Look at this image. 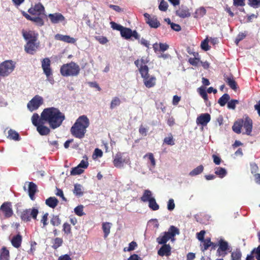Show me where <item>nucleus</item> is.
Here are the masks:
<instances>
[{
    "label": "nucleus",
    "mask_w": 260,
    "mask_h": 260,
    "mask_svg": "<svg viewBox=\"0 0 260 260\" xmlns=\"http://www.w3.org/2000/svg\"><path fill=\"white\" fill-rule=\"evenodd\" d=\"M48 216V213H45L41 220V222L42 223H43V225L42 228H45L48 224V222H47Z\"/></svg>",
    "instance_id": "nucleus-59"
},
{
    "label": "nucleus",
    "mask_w": 260,
    "mask_h": 260,
    "mask_svg": "<svg viewBox=\"0 0 260 260\" xmlns=\"http://www.w3.org/2000/svg\"><path fill=\"white\" fill-rule=\"evenodd\" d=\"M243 120V126L245 129V134L248 136H251L252 129V120L247 116Z\"/></svg>",
    "instance_id": "nucleus-16"
},
{
    "label": "nucleus",
    "mask_w": 260,
    "mask_h": 260,
    "mask_svg": "<svg viewBox=\"0 0 260 260\" xmlns=\"http://www.w3.org/2000/svg\"><path fill=\"white\" fill-rule=\"evenodd\" d=\"M243 120L242 119H240L235 122L232 127L233 131L237 134L241 133V129L243 126Z\"/></svg>",
    "instance_id": "nucleus-26"
},
{
    "label": "nucleus",
    "mask_w": 260,
    "mask_h": 260,
    "mask_svg": "<svg viewBox=\"0 0 260 260\" xmlns=\"http://www.w3.org/2000/svg\"><path fill=\"white\" fill-rule=\"evenodd\" d=\"M255 252L256 253L255 257L257 260H260V245L256 248H254L252 253Z\"/></svg>",
    "instance_id": "nucleus-64"
},
{
    "label": "nucleus",
    "mask_w": 260,
    "mask_h": 260,
    "mask_svg": "<svg viewBox=\"0 0 260 260\" xmlns=\"http://www.w3.org/2000/svg\"><path fill=\"white\" fill-rule=\"evenodd\" d=\"M215 174L219 177L222 178L227 174V171L225 169L221 167H216L215 168Z\"/></svg>",
    "instance_id": "nucleus-33"
},
{
    "label": "nucleus",
    "mask_w": 260,
    "mask_h": 260,
    "mask_svg": "<svg viewBox=\"0 0 260 260\" xmlns=\"http://www.w3.org/2000/svg\"><path fill=\"white\" fill-rule=\"evenodd\" d=\"M42 68L46 76H51L52 71L50 67L51 61L49 58H45L41 61Z\"/></svg>",
    "instance_id": "nucleus-12"
},
{
    "label": "nucleus",
    "mask_w": 260,
    "mask_h": 260,
    "mask_svg": "<svg viewBox=\"0 0 260 260\" xmlns=\"http://www.w3.org/2000/svg\"><path fill=\"white\" fill-rule=\"evenodd\" d=\"M62 242H63V241H62V239L59 238H56L54 239V243L52 246L53 248L54 249H56L57 248H58L59 247H60L62 245Z\"/></svg>",
    "instance_id": "nucleus-52"
},
{
    "label": "nucleus",
    "mask_w": 260,
    "mask_h": 260,
    "mask_svg": "<svg viewBox=\"0 0 260 260\" xmlns=\"http://www.w3.org/2000/svg\"><path fill=\"white\" fill-rule=\"evenodd\" d=\"M152 192L149 190H145L142 197L141 198V200L144 202H148L151 200L152 197Z\"/></svg>",
    "instance_id": "nucleus-38"
},
{
    "label": "nucleus",
    "mask_w": 260,
    "mask_h": 260,
    "mask_svg": "<svg viewBox=\"0 0 260 260\" xmlns=\"http://www.w3.org/2000/svg\"><path fill=\"white\" fill-rule=\"evenodd\" d=\"M84 172L83 169L79 167L78 166L77 167L73 168L71 171V175H80L82 174Z\"/></svg>",
    "instance_id": "nucleus-45"
},
{
    "label": "nucleus",
    "mask_w": 260,
    "mask_h": 260,
    "mask_svg": "<svg viewBox=\"0 0 260 260\" xmlns=\"http://www.w3.org/2000/svg\"><path fill=\"white\" fill-rule=\"evenodd\" d=\"M9 251L6 247H2L0 250V260H9Z\"/></svg>",
    "instance_id": "nucleus-27"
},
{
    "label": "nucleus",
    "mask_w": 260,
    "mask_h": 260,
    "mask_svg": "<svg viewBox=\"0 0 260 260\" xmlns=\"http://www.w3.org/2000/svg\"><path fill=\"white\" fill-rule=\"evenodd\" d=\"M80 71V68L79 66L73 61L63 64L60 69L61 75L64 77L77 76Z\"/></svg>",
    "instance_id": "nucleus-3"
},
{
    "label": "nucleus",
    "mask_w": 260,
    "mask_h": 260,
    "mask_svg": "<svg viewBox=\"0 0 260 260\" xmlns=\"http://www.w3.org/2000/svg\"><path fill=\"white\" fill-rule=\"evenodd\" d=\"M83 206L82 205H79L77 206L74 209V212L75 214L79 216H82L85 214L84 212H83Z\"/></svg>",
    "instance_id": "nucleus-43"
},
{
    "label": "nucleus",
    "mask_w": 260,
    "mask_h": 260,
    "mask_svg": "<svg viewBox=\"0 0 260 260\" xmlns=\"http://www.w3.org/2000/svg\"><path fill=\"white\" fill-rule=\"evenodd\" d=\"M48 17L52 23H58L60 21H63L65 19L64 17L61 13H59L49 14Z\"/></svg>",
    "instance_id": "nucleus-19"
},
{
    "label": "nucleus",
    "mask_w": 260,
    "mask_h": 260,
    "mask_svg": "<svg viewBox=\"0 0 260 260\" xmlns=\"http://www.w3.org/2000/svg\"><path fill=\"white\" fill-rule=\"evenodd\" d=\"M176 14L182 18L189 17L190 16V13L188 8L183 5H182L179 9L176 11Z\"/></svg>",
    "instance_id": "nucleus-18"
},
{
    "label": "nucleus",
    "mask_w": 260,
    "mask_h": 260,
    "mask_svg": "<svg viewBox=\"0 0 260 260\" xmlns=\"http://www.w3.org/2000/svg\"><path fill=\"white\" fill-rule=\"evenodd\" d=\"M232 260H239L241 257V252L240 250L237 249L235 251L232 253Z\"/></svg>",
    "instance_id": "nucleus-44"
},
{
    "label": "nucleus",
    "mask_w": 260,
    "mask_h": 260,
    "mask_svg": "<svg viewBox=\"0 0 260 260\" xmlns=\"http://www.w3.org/2000/svg\"><path fill=\"white\" fill-rule=\"evenodd\" d=\"M120 34L125 39H130L132 35V30L129 28L123 27L120 31Z\"/></svg>",
    "instance_id": "nucleus-29"
},
{
    "label": "nucleus",
    "mask_w": 260,
    "mask_h": 260,
    "mask_svg": "<svg viewBox=\"0 0 260 260\" xmlns=\"http://www.w3.org/2000/svg\"><path fill=\"white\" fill-rule=\"evenodd\" d=\"M56 40L61 41L68 43L74 44L76 42V40L68 35H63L61 34H56L55 37Z\"/></svg>",
    "instance_id": "nucleus-20"
},
{
    "label": "nucleus",
    "mask_w": 260,
    "mask_h": 260,
    "mask_svg": "<svg viewBox=\"0 0 260 260\" xmlns=\"http://www.w3.org/2000/svg\"><path fill=\"white\" fill-rule=\"evenodd\" d=\"M146 23L149 25L151 27L157 28L160 25L159 22L155 17L151 18L150 19H148Z\"/></svg>",
    "instance_id": "nucleus-36"
},
{
    "label": "nucleus",
    "mask_w": 260,
    "mask_h": 260,
    "mask_svg": "<svg viewBox=\"0 0 260 260\" xmlns=\"http://www.w3.org/2000/svg\"><path fill=\"white\" fill-rule=\"evenodd\" d=\"M22 242V237L20 235L18 234L14 236L11 240L12 245L15 248H19L21 246Z\"/></svg>",
    "instance_id": "nucleus-23"
},
{
    "label": "nucleus",
    "mask_w": 260,
    "mask_h": 260,
    "mask_svg": "<svg viewBox=\"0 0 260 260\" xmlns=\"http://www.w3.org/2000/svg\"><path fill=\"white\" fill-rule=\"evenodd\" d=\"M206 13V9L201 7L199 9H197L194 14V17L196 18H201L203 17Z\"/></svg>",
    "instance_id": "nucleus-34"
},
{
    "label": "nucleus",
    "mask_w": 260,
    "mask_h": 260,
    "mask_svg": "<svg viewBox=\"0 0 260 260\" xmlns=\"http://www.w3.org/2000/svg\"><path fill=\"white\" fill-rule=\"evenodd\" d=\"M63 231L67 234H70L71 225L68 223H64L63 225Z\"/></svg>",
    "instance_id": "nucleus-61"
},
{
    "label": "nucleus",
    "mask_w": 260,
    "mask_h": 260,
    "mask_svg": "<svg viewBox=\"0 0 260 260\" xmlns=\"http://www.w3.org/2000/svg\"><path fill=\"white\" fill-rule=\"evenodd\" d=\"M40 121L48 123L52 129L59 127L65 119L64 113L56 108L50 107L43 110L41 114Z\"/></svg>",
    "instance_id": "nucleus-1"
},
{
    "label": "nucleus",
    "mask_w": 260,
    "mask_h": 260,
    "mask_svg": "<svg viewBox=\"0 0 260 260\" xmlns=\"http://www.w3.org/2000/svg\"><path fill=\"white\" fill-rule=\"evenodd\" d=\"M199 89L201 96L204 99L205 101H207L208 100V95L206 90L202 88H200Z\"/></svg>",
    "instance_id": "nucleus-63"
},
{
    "label": "nucleus",
    "mask_w": 260,
    "mask_h": 260,
    "mask_svg": "<svg viewBox=\"0 0 260 260\" xmlns=\"http://www.w3.org/2000/svg\"><path fill=\"white\" fill-rule=\"evenodd\" d=\"M15 64L12 60H7L0 63V77H7L14 70Z\"/></svg>",
    "instance_id": "nucleus-6"
},
{
    "label": "nucleus",
    "mask_w": 260,
    "mask_h": 260,
    "mask_svg": "<svg viewBox=\"0 0 260 260\" xmlns=\"http://www.w3.org/2000/svg\"><path fill=\"white\" fill-rule=\"evenodd\" d=\"M31 21L35 22L36 25L39 26H42L44 24L43 18L41 16L38 15V16H37L36 15H34V16H32Z\"/></svg>",
    "instance_id": "nucleus-39"
},
{
    "label": "nucleus",
    "mask_w": 260,
    "mask_h": 260,
    "mask_svg": "<svg viewBox=\"0 0 260 260\" xmlns=\"http://www.w3.org/2000/svg\"><path fill=\"white\" fill-rule=\"evenodd\" d=\"M230 100V96L228 93H224L223 95L220 97L218 101V103L222 107L224 106L225 104L228 103Z\"/></svg>",
    "instance_id": "nucleus-32"
},
{
    "label": "nucleus",
    "mask_w": 260,
    "mask_h": 260,
    "mask_svg": "<svg viewBox=\"0 0 260 260\" xmlns=\"http://www.w3.org/2000/svg\"><path fill=\"white\" fill-rule=\"evenodd\" d=\"M149 207L152 210L155 211L159 209V205L156 203L155 199L154 198H151V200L148 201Z\"/></svg>",
    "instance_id": "nucleus-40"
},
{
    "label": "nucleus",
    "mask_w": 260,
    "mask_h": 260,
    "mask_svg": "<svg viewBox=\"0 0 260 260\" xmlns=\"http://www.w3.org/2000/svg\"><path fill=\"white\" fill-rule=\"evenodd\" d=\"M143 80L144 85L147 88L152 87L155 85L156 78L154 76H148Z\"/></svg>",
    "instance_id": "nucleus-22"
},
{
    "label": "nucleus",
    "mask_w": 260,
    "mask_h": 260,
    "mask_svg": "<svg viewBox=\"0 0 260 260\" xmlns=\"http://www.w3.org/2000/svg\"><path fill=\"white\" fill-rule=\"evenodd\" d=\"M28 12L32 15L41 16L44 14L45 8L42 4L38 3L36 4L34 7L29 8Z\"/></svg>",
    "instance_id": "nucleus-13"
},
{
    "label": "nucleus",
    "mask_w": 260,
    "mask_h": 260,
    "mask_svg": "<svg viewBox=\"0 0 260 260\" xmlns=\"http://www.w3.org/2000/svg\"><path fill=\"white\" fill-rule=\"evenodd\" d=\"M43 99L42 96L36 95H35L27 105L28 110L32 112L37 110L43 104Z\"/></svg>",
    "instance_id": "nucleus-9"
},
{
    "label": "nucleus",
    "mask_w": 260,
    "mask_h": 260,
    "mask_svg": "<svg viewBox=\"0 0 260 260\" xmlns=\"http://www.w3.org/2000/svg\"><path fill=\"white\" fill-rule=\"evenodd\" d=\"M201 47L203 50L206 51L210 49V47L208 45V39L207 38L202 42Z\"/></svg>",
    "instance_id": "nucleus-48"
},
{
    "label": "nucleus",
    "mask_w": 260,
    "mask_h": 260,
    "mask_svg": "<svg viewBox=\"0 0 260 260\" xmlns=\"http://www.w3.org/2000/svg\"><path fill=\"white\" fill-rule=\"evenodd\" d=\"M148 61V60L146 58H144L143 57L141 58L140 61L139 59L136 60L135 61V64L137 67H139V66L140 67V65H146L145 64L147 63Z\"/></svg>",
    "instance_id": "nucleus-54"
},
{
    "label": "nucleus",
    "mask_w": 260,
    "mask_h": 260,
    "mask_svg": "<svg viewBox=\"0 0 260 260\" xmlns=\"http://www.w3.org/2000/svg\"><path fill=\"white\" fill-rule=\"evenodd\" d=\"M168 7V3L164 0H161L158 6L159 10L161 11L165 12L167 10Z\"/></svg>",
    "instance_id": "nucleus-47"
},
{
    "label": "nucleus",
    "mask_w": 260,
    "mask_h": 260,
    "mask_svg": "<svg viewBox=\"0 0 260 260\" xmlns=\"http://www.w3.org/2000/svg\"><path fill=\"white\" fill-rule=\"evenodd\" d=\"M112 223L110 222H106L102 224V229L104 233V238H106L110 233V229L111 228Z\"/></svg>",
    "instance_id": "nucleus-28"
},
{
    "label": "nucleus",
    "mask_w": 260,
    "mask_h": 260,
    "mask_svg": "<svg viewBox=\"0 0 260 260\" xmlns=\"http://www.w3.org/2000/svg\"><path fill=\"white\" fill-rule=\"evenodd\" d=\"M175 203L174 200L171 199L169 200L167 205V208L169 211H172L175 208Z\"/></svg>",
    "instance_id": "nucleus-58"
},
{
    "label": "nucleus",
    "mask_w": 260,
    "mask_h": 260,
    "mask_svg": "<svg viewBox=\"0 0 260 260\" xmlns=\"http://www.w3.org/2000/svg\"><path fill=\"white\" fill-rule=\"evenodd\" d=\"M40 42L38 40L36 41H27L24 46V50L28 54H34L40 47Z\"/></svg>",
    "instance_id": "nucleus-10"
},
{
    "label": "nucleus",
    "mask_w": 260,
    "mask_h": 260,
    "mask_svg": "<svg viewBox=\"0 0 260 260\" xmlns=\"http://www.w3.org/2000/svg\"><path fill=\"white\" fill-rule=\"evenodd\" d=\"M164 142L166 144L170 145H174L175 144L173 136L171 135L169 137L165 138Z\"/></svg>",
    "instance_id": "nucleus-55"
},
{
    "label": "nucleus",
    "mask_w": 260,
    "mask_h": 260,
    "mask_svg": "<svg viewBox=\"0 0 260 260\" xmlns=\"http://www.w3.org/2000/svg\"><path fill=\"white\" fill-rule=\"evenodd\" d=\"M179 234V230L173 225H171L168 232L164 233L162 236H159L156 239V241L159 244H166V243L176 235Z\"/></svg>",
    "instance_id": "nucleus-5"
},
{
    "label": "nucleus",
    "mask_w": 260,
    "mask_h": 260,
    "mask_svg": "<svg viewBox=\"0 0 260 260\" xmlns=\"http://www.w3.org/2000/svg\"><path fill=\"white\" fill-rule=\"evenodd\" d=\"M204 170V167L202 165H200L197 168H194L193 170L189 172V175L190 176H195L200 174Z\"/></svg>",
    "instance_id": "nucleus-37"
},
{
    "label": "nucleus",
    "mask_w": 260,
    "mask_h": 260,
    "mask_svg": "<svg viewBox=\"0 0 260 260\" xmlns=\"http://www.w3.org/2000/svg\"><path fill=\"white\" fill-rule=\"evenodd\" d=\"M129 158L124 153L118 152L114 156L113 164L115 167L119 168L123 167L124 164H127Z\"/></svg>",
    "instance_id": "nucleus-7"
},
{
    "label": "nucleus",
    "mask_w": 260,
    "mask_h": 260,
    "mask_svg": "<svg viewBox=\"0 0 260 260\" xmlns=\"http://www.w3.org/2000/svg\"><path fill=\"white\" fill-rule=\"evenodd\" d=\"M248 4L254 8H258L260 6V0H248Z\"/></svg>",
    "instance_id": "nucleus-51"
},
{
    "label": "nucleus",
    "mask_w": 260,
    "mask_h": 260,
    "mask_svg": "<svg viewBox=\"0 0 260 260\" xmlns=\"http://www.w3.org/2000/svg\"><path fill=\"white\" fill-rule=\"evenodd\" d=\"M31 122L32 124L37 127V130L41 135H47L50 133V129L44 125L46 122L44 121H42V122L40 121V116L38 114L34 113L32 115Z\"/></svg>",
    "instance_id": "nucleus-4"
},
{
    "label": "nucleus",
    "mask_w": 260,
    "mask_h": 260,
    "mask_svg": "<svg viewBox=\"0 0 260 260\" xmlns=\"http://www.w3.org/2000/svg\"><path fill=\"white\" fill-rule=\"evenodd\" d=\"M138 245L137 243L135 241H132L128 244V247H127V251H131L132 250H134L136 249V248L137 247Z\"/></svg>",
    "instance_id": "nucleus-62"
},
{
    "label": "nucleus",
    "mask_w": 260,
    "mask_h": 260,
    "mask_svg": "<svg viewBox=\"0 0 260 260\" xmlns=\"http://www.w3.org/2000/svg\"><path fill=\"white\" fill-rule=\"evenodd\" d=\"M211 116L208 113H204L198 116L196 120V123L198 125L206 126L210 121Z\"/></svg>",
    "instance_id": "nucleus-15"
},
{
    "label": "nucleus",
    "mask_w": 260,
    "mask_h": 260,
    "mask_svg": "<svg viewBox=\"0 0 260 260\" xmlns=\"http://www.w3.org/2000/svg\"><path fill=\"white\" fill-rule=\"evenodd\" d=\"M50 223L53 226H58L61 224V219L59 216L53 215L50 220Z\"/></svg>",
    "instance_id": "nucleus-42"
},
{
    "label": "nucleus",
    "mask_w": 260,
    "mask_h": 260,
    "mask_svg": "<svg viewBox=\"0 0 260 260\" xmlns=\"http://www.w3.org/2000/svg\"><path fill=\"white\" fill-rule=\"evenodd\" d=\"M246 33H239V34L237 36V38L235 39V42L236 44V45H238L240 41L244 39L246 36Z\"/></svg>",
    "instance_id": "nucleus-56"
},
{
    "label": "nucleus",
    "mask_w": 260,
    "mask_h": 260,
    "mask_svg": "<svg viewBox=\"0 0 260 260\" xmlns=\"http://www.w3.org/2000/svg\"><path fill=\"white\" fill-rule=\"evenodd\" d=\"M219 249L222 251H225L228 249V243L227 242L221 240L219 242Z\"/></svg>",
    "instance_id": "nucleus-49"
},
{
    "label": "nucleus",
    "mask_w": 260,
    "mask_h": 260,
    "mask_svg": "<svg viewBox=\"0 0 260 260\" xmlns=\"http://www.w3.org/2000/svg\"><path fill=\"white\" fill-rule=\"evenodd\" d=\"M147 156L148 157V158L150 160L151 164L153 167H154L155 166V160L153 154L152 153H147L144 156V158H145Z\"/></svg>",
    "instance_id": "nucleus-53"
},
{
    "label": "nucleus",
    "mask_w": 260,
    "mask_h": 260,
    "mask_svg": "<svg viewBox=\"0 0 260 260\" xmlns=\"http://www.w3.org/2000/svg\"><path fill=\"white\" fill-rule=\"evenodd\" d=\"M22 34L24 39L27 41H36L38 40V34L32 30H22Z\"/></svg>",
    "instance_id": "nucleus-14"
},
{
    "label": "nucleus",
    "mask_w": 260,
    "mask_h": 260,
    "mask_svg": "<svg viewBox=\"0 0 260 260\" xmlns=\"http://www.w3.org/2000/svg\"><path fill=\"white\" fill-rule=\"evenodd\" d=\"M120 104V100L117 97H115L112 100L110 104V108L111 109H114L116 107L119 106Z\"/></svg>",
    "instance_id": "nucleus-46"
},
{
    "label": "nucleus",
    "mask_w": 260,
    "mask_h": 260,
    "mask_svg": "<svg viewBox=\"0 0 260 260\" xmlns=\"http://www.w3.org/2000/svg\"><path fill=\"white\" fill-rule=\"evenodd\" d=\"M139 72L141 74V77L143 78V79L149 76L148 74L149 68L146 65H140Z\"/></svg>",
    "instance_id": "nucleus-30"
},
{
    "label": "nucleus",
    "mask_w": 260,
    "mask_h": 260,
    "mask_svg": "<svg viewBox=\"0 0 260 260\" xmlns=\"http://www.w3.org/2000/svg\"><path fill=\"white\" fill-rule=\"evenodd\" d=\"M46 204L50 208H54L58 203V200L54 197H49L46 200Z\"/></svg>",
    "instance_id": "nucleus-24"
},
{
    "label": "nucleus",
    "mask_w": 260,
    "mask_h": 260,
    "mask_svg": "<svg viewBox=\"0 0 260 260\" xmlns=\"http://www.w3.org/2000/svg\"><path fill=\"white\" fill-rule=\"evenodd\" d=\"M8 137L11 140L15 141H19L20 140V137L19 134L14 130L10 129L8 131Z\"/></svg>",
    "instance_id": "nucleus-35"
},
{
    "label": "nucleus",
    "mask_w": 260,
    "mask_h": 260,
    "mask_svg": "<svg viewBox=\"0 0 260 260\" xmlns=\"http://www.w3.org/2000/svg\"><path fill=\"white\" fill-rule=\"evenodd\" d=\"M74 194L77 197H81L83 195V187L80 184L76 183L74 184V189L73 190Z\"/></svg>",
    "instance_id": "nucleus-31"
},
{
    "label": "nucleus",
    "mask_w": 260,
    "mask_h": 260,
    "mask_svg": "<svg viewBox=\"0 0 260 260\" xmlns=\"http://www.w3.org/2000/svg\"><path fill=\"white\" fill-rule=\"evenodd\" d=\"M89 125V120L85 115L79 116L71 128V133L75 137L82 139L84 137L86 128Z\"/></svg>",
    "instance_id": "nucleus-2"
},
{
    "label": "nucleus",
    "mask_w": 260,
    "mask_h": 260,
    "mask_svg": "<svg viewBox=\"0 0 260 260\" xmlns=\"http://www.w3.org/2000/svg\"><path fill=\"white\" fill-rule=\"evenodd\" d=\"M239 103V101L237 100H232L228 103V108L230 109L234 110L236 104Z\"/></svg>",
    "instance_id": "nucleus-50"
},
{
    "label": "nucleus",
    "mask_w": 260,
    "mask_h": 260,
    "mask_svg": "<svg viewBox=\"0 0 260 260\" xmlns=\"http://www.w3.org/2000/svg\"><path fill=\"white\" fill-rule=\"evenodd\" d=\"M171 246L169 244H164L158 250L157 253L159 255L163 256L164 255L169 256L171 254Z\"/></svg>",
    "instance_id": "nucleus-21"
},
{
    "label": "nucleus",
    "mask_w": 260,
    "mask_h": 260,
    "mask_svg": "<svg viewBox=\"0 0 260 260\" xmlns=\"http://www.w3.org/2000/svg\"><path fill=\"white\" fill-rule=\"evenodd\" d=\"M202 243V250L205 251L206 250L209 246H210L212 244H213V243L211 242V240L210 238H207L204 241H201Z\"/></svg>",
    "instance_id": "nucleus-41"
},
{
    "label": "nucleus",
    "mask_w": 260,
    "mask_h": 260,
    "mask_svg": "<svg viewBox=\"0 0 260 260\" xmlns=\"http://www.w3.org/2000/svg\"><path fill=\"white\" fill-rule=\"evenodd\" d=\"M110 24H111V27L113 29L117 30L120 31H121V30H122V29L123 27V26H122V25L118 24H117L114 22H113V21L111 22Z\"/></svg>",
    "instance_id": "nucleus-57"
},
{
    "label": "nucleus",
    "mask_w": 260,
    "mask_h": 260,
    "mask_svg": "<svg viewBox=\"0 0 260 260\" xmlns=\"http://www.w3.org/2000/svg\"><path fill=\"white\" fill-rule=\"evenodd\" d=\"M223 79L226 84L231 88L233 90H236L237 88V84L234 79V77L232 75H229L224 74L223 75Z\"/></svg>",
    "instance_id": "nucleus-17"
},
{
    "label": "nucleus",
    "mask_w": 260,
    "mask_h": 260,
    "mask_svg": "<svg viewBox=\"0 0 260 260\" xmlns=\"http://www.w3.org/2000/svg\"><path fill=\"white\" fill-rule=\"evenodd\" d=\"M37 191V185L33 182H29L28 193L31 200H34V196Z\"/></svg>",
    "instance_id": "nucleus-25"
},
{
    "label": "nucleus",
    "mask_w": 260,
    "mask_h": 260,
    "mask_svg": "<svg viewBox=\"0 0 260 260\" xmlns=\"http://www.w3.org/2000/svg\"><path fill=\"white\" fill-rule=\"evenodd\" d=\"M0 210L6 218L11 217L13 214L11 203L10 202L4 203L0 207Z\"/></svg>",
    "instance_id": "nucleus-11"
},
{
    "label": "nucleus",
    "mask_w": 260,
    "mask_h": 260,
    "mask_svg": "<svg viewBox=\"0 0 260 260\" xmlns=\"http://www.w3.org/2000/svg\"><path fill=\"white\" fill-rule=\"evenodd\" d=\"M38 213V210L35 208L26 209L21 213L20 218L24 221H30L31 217L33 219H36Z\"/></svg>",
    "instance_id": "nucleus-8"
},
{
    "label": "nucleus",
    "mask_w": 260,
    "mask_h": 260,
    "mask_svg": "<svg viewBox=\"0 0 260 260\" xmlns=\"http://www.w3.org/2000/svg\"><path fill=\"white\" fill-rule=\"evenodd\" d=\"M79 167L83 169H86L88 166V162L87 161V158L86 157V160L83 159L81 161L80 163L78 165Z\"/></svg>",
    "instance_id": "nucleus-60"
}]
</instances>
